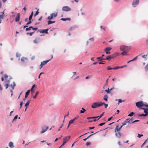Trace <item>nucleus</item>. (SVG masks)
Here are the masks:
<instances>
[{"label":"nucleus","mask_w":148,"mask_h":148,"mask_svg":"<svg viewBox=\"0 0 148 148\" xmlns=\"http://www.w3.org/2000/svg\"><path fill=\"white\" fill-rule=\"evenodd\" d=\"M8 86H9V84H6L5 85V87L6 89H7L8 88Z\"/></svg>","instance_id":"nucleus-53"},{"label":"nucleus","mask_w":148,"mask_h":148,"mask_svg":"<svg viewBox=\"0 0 148 148\" xmlns=\"http://www.w3.org/2000/svg\"><path fill=\"white\" fill-rule=\"evenodd\" d=\"M119 103H121L122 102H124L125 101L124 100H122L121 99H119L118 100Z\"/></svg>","instance_id":"nucleus-39"},{"label":"nucleus","mask_w":148,"mask_h":148,"mask_svg":"<svg viewBox=\"0 0 148 148\" xmlns=\"http://www.w3.org/2000/svg\"><path fill=\"white\" fill-rule=\"evenodd\" d=\"M126 123V122H125V121H124V122L122 123V124H123L122 125H123H123H126V123Z\"/></svg>","instance_id":"nucleus-63"},{"label":"nucleus","mask_w":148,"mask_h":148,"mask_svg":"<svg viewBox=\"0 0 148 148\" xmlns=\"http://www.w3.org/2000/svg\"><path fill=\"white\" fill-rule=\"evenodd\" d=\"M101 103L95 102L91 105V107L92 108H95L101 106Z\"/></svg>","instance_id":"nucleus-2"},{"label":"nucleus","mask_w":148,"mask_h":148,"mask_svg":"<svg viewBox=\"0 0 148 148\" xmlns=\"http://www.w3.org/2000/svg\"><path fill=\"white\" fill-rule=\"evenodd\" d=\"M38 39H35L33 41V42L35 44H37L38 42Z\"/></svg>","instance_id":"nucleus-33"},{"label":"nucleus","mask_w":148,"mask_h":148,"mask_svg":"<svg viewBox=\"0 0 148 148\" xmlns=\"http://www.w3.org/2000/svg\"><path fill=\"white\" fill-rule=\"evenodd\" d=\"M105 124V123H101L100 124H99V126H102L103 125H104Z\"/></svg>","instance_id":"nucleus-49"},{"label":"nucleus","mask_w":148,"mask_h":148,"mask_svg":"<svg viewBox=\"0 0 148 148\" xmlns=\"http://www.w3.org/2000/svg\"><path fill=\"white\" fill-rule=\"evenodd\" d=\"M61 20L62 21H66L67 20L70 21L71 18H61Z\"/></svg>","instance_id":"nucleus-18"},{"label":"nucleus","mask_w":148,"mask_h":148,"mask_svg":"<svg viewBox=\"0 0 148 148\" xmlns=\"http://www.w3.org/2000/svg\"><path fill=\"white\" fill-rule=\"evenodd\" d=\"M63 126V124H62L61 126L60 127V128L58 129V131H59L60 130V129Z\"/></svg>","instance_id":"nucleus-56"},{"label":"nucleus","mask_w":148,"mask_h":148,"mask_svg":"<svg viewBox=\"0 0 148 148\" xmlns=\"http://www.w3.org/2000/svg\"><path fill=\"white\" fill-rule=\"evenodd\" d=\"M130 119H128L126 120L125 121V122L127 123H130V120H129Z\"/></svg>","instance_id":"nucleus-41"},{"label":"nucleus","mask_w":148,"mask_h":148,"mask_svg":"<svg viewBox=\"0 0 148 148\" xmlns=\"http://www.w3.org/2000/svg\"><path fill=\"white\" fill-rule=\"evenodd\" d=\"M91 144V143L90 142H87L86 143V145L87 146H88L90 145Z\"/></svg>","instance_id":"nucleus-58"},{"label":"nucleus","mask_w":148,"mask_h":148,"mask_svg":"<svg viewBox=\"0 0 148 148\" xmlns=\"http://www.w3.org/2000/svg\"><path fill=\"white\" fill-rule=\"evenodd\" d=\"M143 106L144 108H148V104H145L143 102Z\"/></svg>","instance_id":"nucleus-30"},{"label":"nucleus","mask_w":148,"mask_h":148,"mask_svg":"<svg viewBox=\"0 0 148 148\" xmlns=\"http://www.w3.org/2000/svg\"><path fill=\"white\" fill-rule=\"evenodd\" d=\"M139 1V0H134L132 3V5L133 7H135L136 5H138Z\"/></svg>","instance_id":"nucleus-8"},{"label":"nucleus","mask_w":148,"mask_h":148,"mask_svg":"<svg viewBox=\"0 0 148 148\" xmlns=\"http://www.w3.org/2000/svg\"><path fill=\"white\" fill-rule=\"evenodd\" d=\"M30 100H28L27 101V103H25V106L26 107H27V106H28L30 102Z\"/></svg>","instance_id":"nucleus-27"},{"label":"nucleus","mask_w":148,"mask_h":148,"mask_svg":"<svg viewBox=\"0 0 148 148\" xmlns=\"http://www.w3.org/2000/svg\"><path fill=\"white\" fill-rule=\"evenodd\" d=\"M34 32H30V33H27V35H29L30 36H32V35L34 33Z\"/></svg>","instance_id":"nucleus-42"},{"label":"nucleus","mask_w":148,"mask_h":148,"mask_svg":"<svg viewBox=\"0 0 148 148\" xmlns=\"http://www.w3.org/2000/svg\"><path fill=\"white\" fill-rule=\"evenodd\" d=\"M48 126H47L45 128H42V131H41L40 133L41 134H42L45 132L48 129Z\"/></svg>","instance_id":"nucleus-13"},{"label":"nucleus","mask_w":148,"mask_h":148,"mask_svg":"<svg viewBox=\"0 0 148 148\" xmlns=\"http://www.w3.org/2000/svg\"><path fill=\"white\" fill-rule=\"evenodd\" d=\"M107 69L108 70H110L113 69V68H111L110 66H108L107 67Z\"/></svg>","instance_id":"nucleus-44"},{"label":"nucleus","mask_w":148,"mask_h":148,"mask_svg":"<svg viewBox=\"0 0 148 148\" xmlns=\"http://www.w3.org/2000/svg\"><path fill=\"white\" fill-rule=\"evenodd\" d=\"M100 28L101 29H103L104 31H106V30H105L106 27H105L104 26H101V27H100Z\"/></svg>","instance_id":"nucleus-46"},{"label":"nucleus","mask_w":148,"mask_h":148,"mask_svg":"<svg viewBox=\"0 0 148 148\" xmlns=\"http://www.w3.org/2000/svg\"><path fill=\"white\" fill-rule=\"evenodd\" d=\"M17 117H18V115H16L14 117V119H13V121H14V120H16V119H17Z\"/></svg>","instance_id":"nucleus-60"},{"label":"nucleus","mask_w":148,"mask_h":148,"mask_svg":"<svg viewBox=\"0 0 148 148\" xmlns=\"http://www.w3.org/2000/svg\"><path fill=\"white\" fill-rule=\"evenodd\" d=\"M97 59L99 61H102L101 58L100 57H97Z\"/></svg>","instance_id":"nucleus-50"},{"label":"nucleus","mask_w":148,"mask_h":148,"mask_svg":"<svg viewBox=\"0 0 148 148\" xmlns=\"http://www.w3.org/2000/svg\"><path fill=\"white\" fill-rule=\"evenodd\" d=\"M143 101H140L136 103V106L138 108L141 109V108L143 106Z\"/></svg>","instance_id":"nucleus-6"},{"label":"nucleus","mask_w":148,"mask_h":148,"mask_svg":"<svg viewBox=\"0 0 148 148\" xmlns=\"http://www.w3.org/2000/svg\"><path fill=\"white\" fill-rule=\"evenodd\" d=\"M141 109L143 110H144V112L145 113V114H138V116H146L148 115V113H147L146 110H145V108H141Z\"/></svg>","instance_id":"nucleus-9"},{"label":"nucleus","mask_w":148,"mask_h":148,"mask_svg":"<svg viewBox=\"0 0 148 148\" xmlns=\"http://www.w3.org/2000/svg\"><path fill=\"white\" fill-rule=\"evenodd\" d=\"M27 60V58L24 57H22L21 59V60L22 62H24L25 60Z\"/></svg>","instance_id":"nucleus-34"},{"label":"nucleus","mask_w":148,"mask_h":148,"mask_svg":"<svg viewBox=\"0 0 148 148\" xmlns=\"http://www.w3.org/2000/svg\"><path fill=\"white\" fill-rule=\"evenodd\" d=\"M95 128V127H89V130H90V129H93L94 128Z\"/></svg>","instance_id":"nucleus-64"},{"label":"nucleus","mask_w":148,"mask_h":148,"mask_svg":"<svg viewBox=\"0 0 148 148\" xmlns=\"http://www.w3.org/2000/svg\"><path fill=\"white\" fill-rule=\"evenodd\" d=\"M111 59H112V58L111 55H109V56H108L106 58V60H109V61Z\"/></svg>","instance_id":"nucleus-24"},{"label":"nucleus","mask_w":148,"mask_h":148,"mask_svg":"<svg viewBox=\"0 0 148 148\" xmlns=\"http://www.w3.org/2000/svg\"><path fill=\"white\" fill-rule=\"evenodd\" d=\"M112 48L111 47H107L104 49V51H105L107 54H109L110 53L109 51Z\"/></svg>","instance_id":"nucleus-11"},{"label":"nucleus","mask_w":148,"mask_h":148,"mask_svg":"<svg viewBox=\"0 0 148 148\" xmlns=\"http://www.w3.org/2000/svg\"><path fill=\"white\" fill-rule=\"evenodd\" d=\"M143 136V134H138V137L139 138H140L141 136Z\"/></svg>","instance_id":"nucleus-51"},{"label":"nucleus","mask_w":148,"mask_h":148,"mask_svg":"<svg viewBox=\"0 0 148 148\" xmlns=\"http://www.w3.org/2000/svg\"><path fill=\"white\" fill-rule=\"evenodd\" d=\"M55 22V21H52L50 20H49L48 21V25H49L50 24L54 23Z\"/></svg>","instance_id":"nucleus-28"},{"label":"nucleus","mask_w":148,"mask_h":148,"mask_svg":"<svg viewBox=\"0 0 148 148\" xmlns=\"http://www.w3.org/2000/svg\"><path fill=\"white\" fill-rule=\"evenodd\" d=\"M20 19V14L19 13H17L16 14V16L15 18V21L16 22H18Z\"/></svg>","instance_id":"nucleus-15"},{"label":"nucleus","mask_w":148,"mask_h":148,"mask_svg":"<svg viewBox=\"0 0 148 148\" xmlns=\"http://www.w3.org/2000/svg\"><path fill=\"white\" fill-rule=\"evenodd\" d=\"M32 29L33 30H36V31L38 29L37 28V27L34 28L33 27H32Z\"/></svg>","instance_id":"nucleus-55"},{"label":"nucleus","mask_w":148,"mask_h":148,"mask_svg":"<svg viewBox=\"0 0 148 148\" xmlns=\"http://www.w3.org/2000/svg\"><path fill=\"white\" fill-rule=\"evenodd\" d=\"M58 15V12L53 13L50 14V15L47 17V19L49 20L52 19L54 17H56Z\"/></svg>","instance_id":"nucleus-3"},{"label":"nucleus","mask_w":148,"mask_h":148,"mask_svg":"<svg viewBox=\"0 0 148 148\" xmlns=\"http://www.w3.org/2000/svg\"><path fill=\"white\" fill-rule=\"evenodd\" d=\"M51 59L47 60L46 61H44L42 62H41L39 66V69H41L42 67V66L46 64Z\"/></svg>","instance_id":"nucleus-5"},{"label":"nucleus","mask_w":148,"mask_h":148,"mask_svg":"<svg viewBox=\"0 0 148 148\" xmlns=\"http://www.w3.org/2000/svg\"><path fill=\"white\" fill-rule=\"evenodd\" d=\"M104 112H103L101 114V115H100V116H99L98 117H99V119H100L103 115V114H104Z\"/></svg>","instance_id":"nucleus-52"},{"label":"nucleus","mask_w":148,"mask_h":148,"mask_svg":"<svg viewBox=\"0 0 148 148\" xmlns=\"http://www.w3.org/2000/svg\"><path fill=\"white\" fill-rule=\"evenodd\" d=\"M147 55H144L142 56V57L143 58L146 59V57H147Z\"/></svg>","instance_id":"nucleus-47"},{"label":"nucleus","mask_w":148,"mask_h":148,"mask_svg":"<svg viewBox=\"0 0 148 148\" xmlns=\"http://www.w3.org/2000/svg\"><path fill=\"white\" fill-rule=\"evenodd\" d=\"M95 119V117H94V116H93V117H88L87 118V119Z\"/></svg>","instance_id":"nucleus-57"},{"label":"nucleus","mask_w":148,"mask_h":148,"mask_svg":"<svg viewBox=\"0 0 148 148\" xmlns=\"http://www.w3.org/2000/svg\"><path fill=\"white\" fill-rule=\"evenodd\" d=\"M138 57V56H136V57H135L133 59L131 60H130L128 62H127V63H130V62H132V61H133L135 60H137V58Z\"/></svg>","instance_id":"nucleus-25"},{"label":"nucleus","mask_w":148,"mask_h":148,"mask_svg":"<svg viewBox=\"0 0 148 148\" xmlns=\"http://www.w3.org/2000/svg\"><path fill=\"white\" fill-rule=\"evenodd\" d=\"M101 106L104 105L105 106V108H106L108 106V104L105 103L104 102L101 103Z\"/></svg>","instance_id":"nucleus-21"},{"label":"nucleus","mask_w":148,"mask_h":148,"mask_svg":"<svg viewBox=\"0 0 148 148\" xmlns=\"http://www.w3.org/2000/svg\"><path fill=\"white\" fill-rule=\"evenodd\" d=\"M33 11H32V13H31V14L29 16V20H31V19L32 18V16H33Z\"/></svg>","instance_id":"nucleus-29"},{"label":"nucleus","mask_w":148,"mask_h":148,"mask_svg":"<svg viewBox=\"0 0 148 148\" xmlns=\"http://www.w3.org/2000/svg\"><path fill=\"white\" fill-rule=\"evenodd\" d=\"M120 68H122V67H121V66H116L113 68V69L114 70H116Z\"/></svg>","instance_id":"nucleus-32"},{"label":"nucleus","mask_w":148,"mask_h":148,"mask_svg":"<svg viewBox=\"0 0 148 148\" xmlns=\"http://www.w3.org/2000/svg\"><path fill=\"white\" fill-rule=\"evenodd\" d=\"M121 54L123 55H127V52L126 51H123V52L121 53Z\"/></svg>","instance_id":"nucleus-26"},{"label":"nucleus","mask_w":148,"mask_h":148,"mask_svg":"<svg viewBox=\"0 0 148 148\" xmlns=\"http://www.w3.org/2000/svg\"><path fill=\"white\" fill-rule=\"evenodd\" d=\"M120 49L122 51H128L131 49V47H128L122 45L120 46Z\"/></svg>","instance_id":"nucleus-1"},{"label":"nucleus","mask_w":148,"mask_h":148,"mask_svg":"<svg viewBox=\"0 0 148 148\" xmlns=\"http://www.w3.org/2000/svg\"><path fill=\"white\" fill-rule=\"evenodd\" d=\"M48 29H39L38 31L41 33H45L46 34H48Z\"/></svg>","instance_id":"nucleus-10"},{"label":"nucleus","mask_w":148,"mask_h":148,"mask_svg":"<svg viewBox=\"0 0 148 148\" xmlns=\"http://www.w3.org/2000/svg\"><path fill=\"white\" fill-rule=\"evenodd\" d=\"M36 88V86L34 84V85L32 87V88H31V90H30V91H31V92L32 93H33L34 91V88Z\"/></svg>","instance_id":"nucleus-16"},{"label":"nucleus","mask_w":148,"mask_h":148,"mask_svg":"<svg viewBox=\"0 0 148 148\" xmlns=\"http://www.w3.org/2000/svg\"><path fill=\"white\" fill-rule=\"evenodd\" d=\"M23 104V102L22 101H21L20 103V108H21L22 106V105Z\"/></svg>","instance_id":"nucleus-61"},{"label":"nucleus","mask_w":148,"mask_h":148,"mask_svg":"<svg viewBox=\"0 0 148 148\" xmlns=\"http://www.w3.org/2000/svg\"><path fill=\"white\" fill-rule=\"evenodd\" d=\"M115 136L118 138H120L121 136V134L120 132H115Z\"/></svg>","instance_id":"nucleus-12"},{"label":"nucleus","mask_w":148,"mask_h":148,"mask_svg":"<svg viewBox=\"0 0 148 148\" xmlns=\"http://www.w3.org/2000/svg\"><path fill=\"white\" fill-rule=\"evenodd\" d=\"M82 109L83 110H81L80 111V113H84V112H85L86 111V110L84 109L83 108H82Z\"/></svg>","instance_id":"nucleus-37"},{"label":"nucleus","mask_w":148,"mask_h":148,"mask_svg":"<svg viewBox=\"0 0 148 148\" xmlns=\"http://www.w3.org/2000/svg\"><path fill=\"white\" fill-rule=\"evenodd\" d=\"M3 15H0V23H1V20L3 19Z\"/></svg>","instance_id":"nucleus-31"},{"label":"nucleus","mask_w":148,"mask_h":148,"mask_svg":"<svg viewBox=\"0 0 148 148\" xmlns=\"http://www.w3.org/2000/svg\"><path fill=\"white\" fill-rule=\"evenodd\" d=\"M4 77L5 79H6L8 77V76L6 74H5L4 75Z\"/></svg>","instance_id":"nucleus-59"},{"label":"nucleus","mask_w":148,"mask_h":148,"mask_svg":"<svg viewBox=\"0 0 148 148\" xmlns=\"http://www.w3.org/2000/svg\"><path fill=\"white\" fill-rule=\"evenodd\" d=\"M145 69L146 71H148V64L145 66Z\"/></svg>","instance_id":"nucleus-38"},{"label":"nucleus","mask_w":148,"mask_h":148,"mask_svg":"<svg viewBox=\"0 0 148 148\" xmlns=\"http://www.w3.org/2000/svg\"><path fill=\"white\" fill-rule=\"evenodd\" d=\"M30 91V90H28L27 91V92H26L25 96V98H27L28 97Z\"/></svg>","instance_id":"nucleus-19"},{"label":"nucleus","mask_w":148,"mask_h":148,"mask_svg":"<svg viewBox=\"0 0 148 148\" xmlns=\"http://www.w3.org/2000/svg\"><path fill=\"white\" fill-rule=\"evenodd\" d=\"M71 8L68 6H65L62 7V10L64 11H68L71 10Z\"/></svg>","instance_id":"nucleus-7"},{"label":"nucleus","mask_w":148,"mask_h":148,"mask_svg":"<svg viewBox=\"0 0 148 148\" xmlns=\"http://www.w3.org/2000/svg\"><path fill=\"white\" fill-rule=\"evenodd\" d=\"M93 135V134H91L90 135V136H89L88 137H87V138H85L84 139H83V140L84 141H86V140L87 139H88V138H89V137H90L91 136H92V135Z\"/></svg>","instance_id":"nucleus-40"},{"label":"nucleus","mask_w":148,"mask_h":148,"mask_svg":"<svg viewBox=\"0 0 148 148\" xmlns=\"http://www.w3.org/2000/svg\"><path fill=\"white\" fill-rule=\"evenodd\" d=\"M105 91L107 92L108 93H110V91H109V88H108L107 90H105Z\"/></svg>","instance_id":"nucleus-45"},{"label":"nucleus","mask_w":148,"mask_h":148,"mask_svg":"<svg viewBox=\"0 0 148 148\" xmlns=\"http://www.w3.org/2000/svg\"><path fill=\"white\" fill-rule=\"evenodd\" d=\"M71 136H66L63 138V142L62 144L61 145V146H63L68 141L69 139H70Z\"/></svg>","instance_id":"nucleus-4"},{"label":"nucleus","mask_w":148,"mask_h":148,"mask_svg":"<svg viewBox=\"0 0 148 148\" xmlns=\"http://www.w3.org/2000/svg\"><path fill=\"white\" fill-rule=\"evenodd\" d=\"M35 9H37V11L36 12V14L37 15L39 13V12H38V10H39V9H37L36 8H35Z\"/></svg>","instance_id":"nucleus-48"},{"label":"nucleus","mask_w":148,"mask_h":148,"mask_svg":"<svg viewBox=\"0 0 148 148\" xmlns=\"http://www.w3.org/2000/svg\"><path fill=\"white\" fill-rule=\"evenodd\" d=\"M118 53L115 52L114 53V54L110 55L111 56L112 59H113L115 58L117 56H118Z\"/></svg>","instance_id":"nucleus-14"},{"label":"nucleus","mask_w":148,"mask_h":148,"mask_svg":"<svg viewBox=\"0 0 148 148\" xmlns=\"http://www.w3.org/2000/svg\"><path fill=\"white\" fill-rule=\"evenodd\" d=\"M32 23V21L31 20H29V22L27 23L26 25H29V24H30Z\"/></svg>","instance_id":"nucleus-54"},{"label":"nucleus","mask_w":148,"mask_h":148,"mask_svg":"<svg viewBox=\"0 0 148 148\" xmlns=\"http://www.w3.org/2000/svg\"><path fill=\"white\" fill-rule=\"evenodd\" d=\"M39 91H37L36 92L35 95L33 97V98L34 99H36V98L37 96L39 94Z\"/></svg>","instance_id":"nucleus-23"},{"label":"nucleus","mask_w":148,"mask_h":148,"mask_svg":"<svg viewBox=\"0 0 148 148\" xmlns=\"http://www.w3.org/2000/svg\"><path fill=\"white\" fill-rule=\"evenodd\" d=\"M139 121V120H136L133 121L132 122V123H135V122H138V121Z\"/></svg>","instance_id":"nucleus-62"},{"label":"nucleus","mask_w":148,"mask_h":148,"mask_svg":"<svg viewBox=\"0 0 148 148\" xmlns=\"http://www.w3.org/2000/svg\"><path fill=\"white\" fill-rule=\"evenodd\" d=\"M32 28V27L30 26L29 27V28H26V31H28L29 30H30Z\"/></svg>","instance_id":"nucleus-36"},{"label":"nucleus","mask_w":148,"mask_h":148,"mask_svg":"<svg viewBox=\"0 0 148 148\" xmlns=\"http://www.w3.org/2000/svg\"><path fill=\"white\" fill-rule=\"evenodd\" d=\"M74 121H75L73 119L70 120L69 122V124H71V123H73Z\"/></svg>","instance_id":"nucleus-35"},{"label":"nucleus","mask_w":148,"mask_h":148,"mask_svg":"<svg viewBox=\"0 0 148 148\" xmlns=\"http://www.w3.org/2000/svg\"><path fill=\"white\" fill-rule=\"evenodd\" d=\"M108 96L107 95H105L103 97V99L106 101H108Z\"/></svg>","instance_id":"nucleus-20"},{"label":"nucleus","mask_w":148,"mask_h":148,"mask_svg":"<svg viewBox=\"0 0 148 148\" xmlns=\"http://www.w3.org/2000/svg\"><path fill=\"white\" fill-rule=\"evenodd\" d=\"M9 146L11 148H13L14 147L13 143L12 142H10L9 143Z\"/></svg>","instance_id":"nucleus-22"},{"label":"nucleus","mask_w":148,"mask_h":148,"mask_svg":"<svg viewBox=\"0 0 148 148\" xmlns=\"http://www.w3.org/2000/svg\"><path fill=\"white\" fill-rule=\"evenodd\" d=\"M120 130H121L119 127L117 125L116 127V128L115 129V132H120Z\"/></svg>","instance_id":"nucleus-17"},{"label":"nucleus","mask_w":148,"mask_h":148,"mask_svg":"<svg viewBox=\"0 0 148 148\" xmlns=\"http://www.w3.org/2000/svg\"><path fill=\"white\" fill-rule=\"evenodd\" d=\"M134 113L133 112H132L128 115V116H132L134 114Z\"/></svg>","instance_id":"nucleus-43"}]
</instances>
